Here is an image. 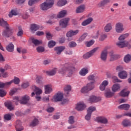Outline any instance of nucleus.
<instances>
[{
	"instance_id": "cd10ccee",
	"label": "nucleus",
	"mask_w": 131,
	"mask_h": 131,
	"mask_svg": "<svg viewBox=\"0 0 131 131\" xmlns=\"http://www.w3.org/2000/svg\"><path fill=\"white\" fill-rule=\"evenodd\" d=\"M104 30L105 32H110L112 30V23H107L104 28Z\"/></svg>"
},
{
	"instance_id": "5701e85b",
	"label": "nucleus",
	"mask_w": 131,
	"mask_h": 131,
	"mask_svg": "<svg viewBox=\"0 0 131 131\" xmlns=\"http://www.w3.org/2000/svg\"><path fill=\"white\" fill-rule=\"evenodd\" d=\"M109 84V82L107 80H104L100 85L99 89L100 91H105L107 85Z\"/></svg>"
},
{
	"instance_id": "e433bc0d",
	"label": "nucleus",
	"mask_w": 131,
	"mask_h": 131,
	"mask_svg": "<svg viewBox=\"0 0 131 131\" xmlns=\"http://www.w3.org/2000/svg\"><path fill=\"white\" fill-rule=\"evenodd\" d=\"M39 123V121L37 118H34L33 121L30 123V125L31 126H36L37 124Z\"/></svg>"
},
{
	"instance_id": "603ef678",
	"label": "nucleus",
	"mask_w": 131,
	"mask_h": 131,
	"mask_svg": "<svg viewBox=\"0 0 131 131\" xmlns=\"http://www.w3.org/2000/svg\"><path fill=\"white\" fill-rule=\"evenodd\" d=\"M64 91L66 93H67V94H68L69 92L71 91V85H66L64 88Z\"/></svg>"
},
{
	"instance_id": "69168bd1",
	"label": "nucleus",
	"mask_w": 131,
	"mask_h": 131,
	"mask_svg": "<svg viewBox=\"0 0 131 131\" xmlns=\"http://www.w3.org/2000/svg\"><path fill=\"white\" fill-rule=\"evenodd\" d=\"M28 86H29V82H24L21 84L22 89H27V88H28Z\"/></svg>"
},
{
	"instance_id": "f704fd0d",
	"label": "nucleus",
	"mask_w": 131,
	"mask_h": 131,
	"mask_svg": "<svg viewBox=\"0 0 131 131\" xmlns=\"http://www.w3.org/2000/svg\"><path fill=\"white\" fill-rule=\"evenodd\" d=\"M128 36H129V34H128V33H125L124 34H122L119 37L118 40H119L120 41H124V39H125L126 38H127V37H128Z\"/></svg>"
},
{
	"instance_id": "9b49d317",
	"label": "nucleus",
	"mask_w": 131,
	"mask_h": 131,
	"mask_svg": "<svg viewBox=\"0 0 131 131\" xmlns=\"http://www.w3.org/2000/svg\"><path fill=\"white\" fill-rule=\"evenodd\" d=\"M108 48L106 47L101 52L100 58L102 61H106L107 60V55H108Z\"/></svg>"
},
{
	"instance_id": "423d86ee",
	"label": "nucleus",
	"mask_w": 131,
	"mask_h": 131,
	"mask_svg": "<svg viewBox=\"0 0 131 131\" xmlns=\"http://www.w3.org/2000/svg\"><path fill=\"white\" fill-rule=\"evenodd\" d=\"M116 46L120 49L123 48H127L128 49L131 48L130 43L128 41H119L116 42Z\"/></svg>"
},
{
	"instance_id": "f3484780",
	"label": "nucleus",
	"mask_w": 131,
	"mask_h": 131,
	"mask_svg": "<svg viewBox=\"0 0 131 131\" xmlns=\"http://www.w3.org/2000/svg\"><path fill=\"white\" fill-rule=\"evenodd\" d=\"M39 29V25L35 24H32L30 27V30L32 33H34L35 31Z\"/></svg>"
},
{
	"instance_id": "c9c22d12",
	"label": "nucleus",
	"mask_w": 131,
	"mask_h": 131,
	"mask_svg": "<svg viewBox=\"0 0 131 131\" xmlns=\"http://www.w3.org/2000/svg\"><path fill=\"white\" fill-rule=\"evenodd\" d=\"M31 41L35 46H39V45L42 43V41L36 39L34 38H31Z\"/></svg>"
},
{
	"instance_id": "49530a36",
	"label": "nucleus",
	"mask_w": 131,
	"mask_h": 131,
	"mask_svg": "<svg viewBox=\"0 0 131 131\" xmlns=\"http://www.w3.org/2000/svg\"><path fill=\"white\" fill-rule=\"evenodd\" d=\"M105 96L106 98H111L113 96H114V93L109 91H106L105 93Z\"/></svg>"
},
{
	"instance_id": "f8f14e48",
	"label": "nucleus",
	"mask_w": 131,
	"mask_h": 131,
	"mask_svg": "<svg viewBox=\"0 0 131 131\" xmlns=\"http://www.w3.org/2000/svg\"><path fill=\"white\" fill-rule=\"evenodd\" d=\"M101 100V97L92 95L90 97L89 101L90 103H97V102H100Z\"/></svg>"
},
{
	"instance_id": "2f4dec72",
	"label": "nucleus",
	"mask_w": 131,
	"mask_h": 131,
	"mask_svg": "<svg viewBox=\"0 0 131 131\" xmlns=\"http://www.w3.org/2000/svg\"><path fill=\"white\" fill-rule=\"evenodd\" d=\"M95 83L94 82H91L90 83H87L86 85V86L87 87V89H88L89 92L91 91H93L94 89H95Z\"/></svg>"
},
{
	"instance_id": "864d4df0",
	"label": "nucleus",
	"mask_w": 131,
	"mask_h": 131,
	"mask_svg": "<svg viewBox=\"0 0 131 131\" xmlns=\"http://www.w3.org/2000/svg\"><path fill=\"white\" fill-rule=\"evenodd\" d=\"M55 46H56V42L54 40H51L48 42V47L50 49H51V48H53Z\"/></svg>"
},
{
	"instance_id": "a19ab883",
	"label": "nucleus",
	"mask_w": 131,
	"mask_h": 131,
	"mask_svg": "<svg viewBox=\"0 0 131 131\" xmlns=\"http://www.w3.org/2000/svg\"><path fill=\"white\" fill-rule=\"evenodd\" d=\"M122 125L125 127H127V126H130L131 123L128 120H124L122 122Z\"/></svg>"
},
{
	"instance_id": "ddd939ff",
	"label": "nucleus",
	"mask_w": 131,
	"mask_h": 131,
	"mask_svg": "<svg viewBox=\"0 0 131 131\" xmlns=\"http://www.w3.org/2000/svg\"><path fill=\"white\" fill-rule=\"evenodd\" d=\"M86 7L84 5H81L78 6L76 9V13L77 14H80V13H83L85 11Z\"/></svg>"
},
{
	"instance_id": "f03ea898",
	"label": "nucleus",
	"mask_w": 131,
	"mask_h": 131,
	"mask_svg": "<svg viewBox=\"0 0 131 131\" xmlns=\"http://www.w3.org/2000/svg\"><path fill=\"white\" fill-rule=\"evenodd\" d=\"M75 70V68L74 67L71 66V64L66 63L58 70V73L62 75L68 74L69 76H71Z\"/></svg>"
},
{
	"instance_id": "1a4fd4ad",
	"label": "nucleus",
	"mask_w": 131,
	"mask_h": 131,
	"mask_svg": "<svg viewBox=\"0 0 131 131\" xmlns=\"http://www.w3.org/2000/svg\"><path fill=\"white\" fill-rule=\"evenodd\" d=\"M115 30L117 33H121L124 30L123 24L121 23H117L116 24Z\"/></svg>"
},
{
	"instance_id": "774afa93",
	"label": "nucleus",
	"mask_w": 131,
	"mask_h": 131,
	"mask_svg": "<svg viewBox=\"0 0 131 131\" xmlns=\"http://www.w3.org/2000/svg\"><path fill=\"white\" fill-rule=\"evenodd\" d=\"M37 51L38 53H42L45 51V48L42 47H38L37 48Z\"/></svg>"
},
{
	"instance_id": "680f3d73",
	"label": "nucleus",
	"mask_w": 131,
	"mask_h": 131,
	"mask_svg": "<svg viewBox=\"0 0 131 131\" xmlns=\"http://www.w3.org/2000/svg\"><path fill=\"white\" fill-rule=\"evenodd\" d=\"M7 95V92L6 91L3 90V89H0V97L2 98L5 97Z\"/></svg>"
},
{
	"instance_id": "412c9836",
	"label": "nucleus",
	"mask_w": 131,
	"mask_h": 131,
	"mask_svg": "<svg viewBox=\"0 0 131 131\" xmlns=\"http://www.w3.org/2000/svg\"><path fill=\"white\" fill-rule=\"evenodd\" d=\"M65 50V47L60 46L58 47H55L54 48V51H55L57 55H60L61 53Z\"/></svg>"
},
{
	"instance_id": "7ed1b4c3",
	"label": "nucleus",
	"mask_w": 131,
	"mask_h": 131,
	"mask_svg": "<svg viewBox=\"0 0 131 131\" xmlns=\"http://www.w3.org/2000/svg\"><path fill=\"white\" fill-rule=\"evenodd\" d=\"M29 99V96H28V95H25L22 97L16 96L14 98L13 101L15 102L16 105H18V103H19V102L20 104L25 105V104H27V103H28Z\"/></svg>"
},
{
	"instance_id": "338daca9",
	"label": "nucleus",
	"mask_w": 131,
	"mask_h": 131,
	"mask_svg": "<svg viewBox=\"0 0 131 131\" xmlns=\"http://www.w3.org/2000/svg\"><path fill=\"white\" fill-rule=\"evenodd\" d=\"M107 38V35L105 34H103L101 35L100 37L99 38V40L101 41H103L104 39H105Z\"/></svg>"
},
{
	"instance_id": "6e6552de",
	"label": "nucleus",
	"mask_w": 131,
	"mask_h": 131,
	"mask_svg": "<svg viewBox=\"0 0 131 131\" xmlns=\"http://www.w3.org/2000/svg\"><path fill=\"white\" fill-rule=\"evenodd\" d=\"M98 49L99 48H95L93 49L92 50H91V51H90L89 52H88L86 54H84L83 55V59H89V58H91V57H92V56H93L94 54H95V52H97V51H98Z\"/></svg>"
},
{
	"instance_id": "3c124183",
	"label": "nucleus",
	"mask_w": 131,
	"mask_h": 131,
	"mask_svg": "<svg viewBox=\"0 0 131 131\" xmlns=\"http://www.w3.org/2000/svg\"><path fill=\"white\" fill-rule=\"evenodd\" d=\"M11 69V67L8 64L5 65L4 69L1 68H0V72H5L6 70Z\"/></svg>"
},
{
	"instance_id": "2eb2a0df",
	"label": "nucleus",
	"mask_w": 131,
	"mask_h": 131,
	"mask_svg": "<svg viewBox=\"0 0 131 131\" xmlns=\"http://www.w3.org/2000/svg\"><path fill=\"white\" fill-rule=\"evenodd\" d=\"M118 76L121 79H125L127 77V72L125 71H121L118 73Z\"/></svg>"
},
{
	"instance_id": "6ab92c4d",
	"label": "nucleus",
	"mask_w": 131,
	"mask_h": 131,
	"mask_svg": "<svg viewBox=\"0 0 131 131\" xmlns=\"http://www.w3.org/2000/svg\"><path fill=\"white\" fill-rule=\"evenodd\" d=\"M45 94H51L53 92V86L51 84L46 85L45 86Z\"/></svg>"
},
{
	"instance_id": "a878e982",
	"label": "nucleus",
	"mask_w": 131,
	"mask_h": 131,
	"mask_svg": "<svg viewBox=\"0 0 131 131\" xmlns=\"http://www.w3.org/2000/svg\"><path fill=\"white\" fill-rule=\"evenodd\" d=\"M111 2V0H102L99 2L98 4V7L102 8V7H105L106 5H108Z\"/></svg>"
},
{
	"instance_id": "a211bd4d",
	"label": "nucleus",
	"mask_w": 131,
	"mask_h": 131,
	"mask_svg": "<svg viewBox=\"0 0 131 131\" xmlns=\"http://www.w3.org/2000/svg\"><path fill=\"white\" fill-rule=\"evenodd\" d=\"M97 78H98V76H97V74L96 73L91 74L88 77V80L93 81L94 83L96 82Z\"/></svg>"
},
{
	"instance_id": "0eeeda50",
	"label": "nucleus",
	"mask_w": 131,
	"mask_h": 131,
	"mask_svg": "<svg viewBox=\"0 0 131 131\" xmlns=\"http://www.w3.org/2000/svg\"><path fill=\"white\" fill-rule=\"evenodd\" d=\"M85 108H86V105L84 104L83 101L78 102L76 104L75 107V108L77 111H83V110H85Z\"/></svg>"
},
{
	"instance_id": "9d476101",
	"label": "nucleus",
	"mask_w": 131,
	"mask_h": 131,
	"mask_svg": "<svg viewBox=\"0 0 131 131\" xmlns=\"http://www.w3.org/2000/svg\"><path fill=\"white\" fill-rule=\"evenodd\" d=\"M70 20V18L68 17L61 19L59 21L60 26L62 27L63 28H65V27H67V26L68 25V23L69 22Z\"/></svg>"
},
{
	"instance_id": "052dcab7",
	"label": "nucleus",
	"mask_w": 131,
	"mask_h": 131,
	"mask_svg": "<svg viewBox=\"0 0 131 131\" xmlns=\"http://www.w3.org/2000/svg\"><path fill=\"white\" fill-rule=\"evenodd\" d=\"M77 46V44L76 43V42L72 41L69 42V47L70 48H75V47H76Z\"/></svg>"
},
{
	"instance_id": "13d9d810",
	"label": "nucleus",
	"mask_w": 131,
	"mask_h": 131,
	"mask_svg": "<svg viewBox=\"0 0 131 131\" xmlns=\"http://www.w3.org/2000/svg\"><path fill=\"white\" fill-rule=\"evenodd\" d=\"M68 122L70 124H73L74 123V117L73 116H71L69 117Z\"/></svg>"
},
{
	"instance_id": "c756f323",
	"label": "nucleus",
	"mask_w": 131,
	"mask_h": 131,
	"mask_svg": "<svg viewBox=\"0 0 131 131\" xmlns=\"http://www.w3.org/2000/svg\"><path fill=\"white\" fill-rule=\"evenodd\" d=\"M18 15V11L16 9H12L9 12L8 16L10 18H12L13 16H17Z\"/></svg>"
},
{
	"instance_id": "bf43d9fd",
	"label": "nucleus",
	"mask_w": 131,
	"mask_h": 131,
	"mask_svg": "<svg viewBox=\"0 0 131 131\" xmlns=\"http://www.w3.org/2000/svg\"><path fill=\"white\" fill-rule=\"evenodd\" d=\"M18 32L17 33V36H22L23 35V30L21 27H18Z\"/></svg>"
},
{
	"instance_id": "e2e57ef3",
	"label": "nucleus",
	"mask_w": 131,
	"mask_h": 131,
	"mask_svg": "<svg viewBox=\"0 0 131 131\" xmlns=\"http://www.w3.org/2000/svg\"><path fill=\"white\" fill-rule=\"evenodd\" d=\"M12 118V115L10 114H6L4 115V119L5 120H11V119Z\"/></svg>"
},
{
	"instance_id": "7c9ffc66",
	"label": "nucleus",
	"mask_w": 131,
	"mask_h": 131,
	"mask_svg": "<svg viewBox=\"0 0 131 131\" xmlns=\"http://www.w3.org/2000/svg\"><path fill=\"white\" fill-rule=\"evenodd\" d=\"M67 15V11L66 10H61L59 13L57 14V18H63V17H65Z\"/></svg>"
},
{
	"instance_id": "58836bf2",
	"label": "nucleus",
	"mask_w": 131,
	"mask_h": 131,
	"mask_svg": "<svg viewBox=\"0 0 131 131\" xmlns=\"http://www.w3.org/2000/svg\"><path fill=\"white\" fill-rule=\"evenodd\" d=\"M14 45H13L12 43H10L6 47V50L8 51V52L12 53V52H14Z\"/></svg>"
},
{
	"instance_id": "aec40b11",
	"label": "nucleus",
	"mask_w": 131,
	"mask_h": 131,
	"mask_svg": "<svg viewBox=\"0 0 131 131\" xmlns=\"http://www.w3.org/2000/svg\"><path fill=\"white\" fill-rule=\"evenodd\" d=\"M32 89L34 90V92H35L36 96H40L42 94V90L36 86H33Z\"/></svg>"
},
{
	"instance_id": "b1692460",
	"label": "nucleus",
	"mask_w": 131,
	"mask_h": 131,
	"mask_svg": "<svg viewBox=\"0 0 131 131\" xmlns=\"http://www.w3.org/2000/svg\"><path fill=\"white\" fill-rule=\"evenodd\" d=\"M120 90V84L118 83H115L112 86V91L114 93H116V92H119Z\"/></svg>"
},
{
	"instance_id": "f257e3e1",
	"label": "nucleus",
	"mask_w": 131,
	"mask_h": 131,
	"mask_svg": "<svg viewBox=\"0 0 131 131\" xmlns=\"http://www.w3.org/2000/svg\"><path fill=\"white\" fill-rule=\"evenodd\" d=\"M0 26L3 27H6V29L3 30L2 35L3 37H10L13 35L14 31L13 29L9 26L7 21L4 20V18H0Z\"/></svg>"
},
{
	"instance_id": "72a5a7b5",
	"label": "nucleus",
	"mask_w": 131,
	"mask_h": 131,
	"mask_svg": "<svg viewBox=\"0 0 131 131\" xmlns=\"http://www.w3.org/2000/svg\"><path fill=\"white\" fill-rule=\"evenodd\" d=\"M57 71H58L57 68H54L51 71H46V73L47 74V75L53 76L56 74Z\"/></svg>"
},
{
	"instance_id": "4468645a",
	"label": "nucleus",
	"mask_w": 131,
	"mask_h": 131,
	"mask_svg": "<svg viewBox=\"0 0 131 131\" xmlns=\"http://www.w3.org/2000/svg\"><path fill=\"white\" fill-rule=\"evenodd\" d=\"M15 128L16 131H21L24 129V128L22 126L21 124V121L19 120H18L16 122Z\"/></svg>"
},
{
	"instance_id": "bb28decb",
	"label": "nucleus",
	"mask_w": 131,
	"mask_h": 131,
	"mask_svg": "<svg viewBox=\"0 0 131 131\" xmlns=\"http://www.w3.org/2000/svg\"><path fill=\"white\" fill-rule=\"evenodd\" d=\"M88 73H89V69L88 68H82L79 72L81 76H85Z\"/></svg>"
},
{
	"instance_id": "5fc2aeb1",
	"label": "nucleus",
	"mask_w": 131,
	"mask_h": 131,
	"mask_svg": "<svg viewBox=\"0 0 131 131\" xmlns=\"http://www.w3.org/2000/svg\"><path fill=\"white\" fill-rule=\"evenodd\" d=\"M95 43V40H91L89 41H87L85 42L86 47H88V48H90V47H92L93 45Z\"/></svg>"
},
{
	"instance_id": "a18cd8bd",
	"label": "nucleus",
	"mask_w": 131,
	"mask_h": 131,
	"mask_svg": "<svg viewBox=\"0 0 131 131\" xmlns=\"http://www.w3.org/2000/svg\"><path fill=\"white\" fill-rule=\"evenodd\" d=\"M124 61L125 63H129L131 61V55L130 54H127L124 58Z\"/></svg>"
},
{
	"instance_id": "4be33fe9",
	"label": "nucleus",
	"mask_w": 131,
	"mask_h": 131,
	"mask_svg": "<svg viewBox=\"0 0 131 131\" xmlns=\"http://www.w3.org/2000/svg\"><path fill=\"white\" fill-rule=\"evenodd\" d=\"M97 120L98 122L103 123L104 124H107L108 123V120L105 117H99L97 118Z\"/></svg>"
},
{
	"instance_id": "09e8293b",
	"label": "nucleus",
	"mask_w": 131,
	"mask_h": 131,
	"mask_svg": "<svg viewBox=\"0 0 131 131\" xmlns=\"http://www.w3.org/2000/svg\"><path fill=\"white\" fill-rule=\"evenodd\" d=\"M39 1L40 0H29L28 5L30 6H33V5L38 3Z\"/></svg>"
},
{
	"instance_id": "20e7f679",
	"label": "nucleus",
	"mask_w": 131,
	"mask_h": 131,
	"mask_svg": "<svg viewBox=\"0 0 131 131\" xmlns=\"http://www.w3.org/2000/svg\"><path fill=\"white\" fill-rule=\"evenodd\" d=\"M54 2L55 0H46V2L40 4V10H42V11H47V10L51 9L54 6Z\"/></svg>"
},
{
	"instance_id": "de8ad7c7",
	"label": "nucleus",
	"mask_w": 131,
	"mask_h": 131,
	"mask_svg": "<svg viewBox=\"0 0 131 131\" xmlns=\"http://www.w3.org/2000/svg\"><path fill=\"white\" fill-rule=\"evenodd\" d=\"M94 111H96V107L95 106H90L87 110L88 113H89L90 114H92Z\"/></svg>"
},
{
	"instance_id": "4c0bfd02",
	"label": "nucleus",
	"mask_w": 131,
	"mask_h": 131,
	"mask_svg": "<svg viewBox=\"0 0 131 131\" xmlns=\"http://www.w3.org/2000/svg\"><path fill=\"white\" fill-rule=\"evenodd\" d=\"M129 95V91L124 89L120 93V96L121 97H127Z\"/></svg>"
},
{
	"instance_id": "393cba45",
	"label": "nucleus",
	"mask_w": 131,
	"mask_h": 131,
	"mask_svg": "<svg viewBox=\"0 0 131 131\" xmlns=\"http://www.w3.org/2000/svg\"><path fill=\"white\" fill-rule=\"evenodd\" d=\"M110 60L111 62H113V61H115V60L119 58V55L117 54H115L113 52H110Z\"/></svg>"
},
{
	"instance_id": "79ce46f5",
	"label": "nucleus",
	"mask_w": 131,
	"mask_h": 131,
	"mask_svg": "<svg viewBox=\"0 0 131 131\" xmlns=\"http://www.w3.org/2000/svg\"><path fill=\"white\" fill-rule=\"evenodd\" d=\"M100 34H101V30H98L97 31H96V32H94L93 34H92V37L93 38H98V37H99Z\"/></svg>"
},
{
	"instance_id": "c03bdc74",
	"label": "nucleus",
	"mask_w": 131,
	"mask_h": 131,
	"mask_svg": "<svg viewBox=\"0 0 131 131\" xmlns=\"http://www.w3.org/2000/svg\"><path fill=\"white\" fill-rule=\"evenodd\" d=\"M5 105L9 110L12 111L14 110V107L13 106V105H12V103L7 102L5 103Z\"/></svg>"
},
{
	"instance_id": "473e14b6",
	"label": "nucleus",
	"mask_w": 131,
	"mask_h": 131,
	"mask_svg": "<svg viewBox=\"0 0 131 131\" xmlns=\"http://www.w3.org/2000/svg\"><path fill=\"white\" fill-rule=\"evenodd\" d=\"M129 105L128 104H123L118 106V108L121 110H128L129 109Z\"/></svg>"
},
{
	"instance_id": "dca6fc26",
	"label": "nucleus",
	"mask_w": 131,
	"mask_h": 131,
	"mask_svg": "<svg viewBox=\"0 0 131 131\" xmlns=\"http://www.w3.org/2000/svg\"><path fill=\"white\" fill-rule=\"evenodd\" d=\"M78 32H79V30H71L67 32V37H72V36H74V35H76L78 34Z\"/></svg>"
},
{
	"instance_id": "37998d69",
	"label": "nucleus",
	"mask_w": 131,
	"mask_h": 131,
	"mask_svg": "<svg viewBox=\"0 0 131 131\" xmlns=\"http://www.w3.org/2000/svg\"><path fill=\"white\" fill-rule=\"evenodd\" d=\"M67 4V1L66 0H59L57 2V6L58 7H63V6H65Z\"/></svg>"
},
{
	"instance_id": "ea45409f",
	"label": "nucleus",
	"mask_w": 131,
	"mask_h": 131,
	"mask_svg": "<svg viewBox=\"0 0 131 131\" xmlns=\"http://www.w3.org/2000/svg\"><path fill=\"white\" fill-rule=\"evenodd\" d=\"M43 78L41 76H36L35 81L37 84H42Z\"/></svg>"
},
{
	"instance_id": "6e6d98bb",
	"label": "nucleus",
	"mask_w": 131,
	"mask_h": 131,
	"mask_svg": "<svg viewBox=\"0 0 131 131\" xmlns=\"http://www.w3.org/2000/svg\"><path fill=\"white\" fill-rule=\"evenodd\" d=\"M12 80V83L14 82V84H19L20 83V79L17 77H14Z\"/></svg>"
},
{
	"instance_id": "39448f33",
	"label": "nucleus",
	"mask_w": 131,
	"mask_h": 131,
	"mask_svg": "<svg viewBox=\"0 0 131 131\" xmlns=\"http://www.w3.org/2000/svg\"><path fill=\"white\" fill-rule=\"evenodd\" d=\"M64 99V96L63 95V93L62 92H58L56 94H55L53 98V102H62L61 104L64 105L66 103L68 102V100L66 99Z\"/></svg>"
},
{
	"instance_id": "c85d7f7f",
	"label": "nucleus",
	"mask_w": 131,
	"mask_h": 131,
	"mask_svg": "<svg viewBox=\"0 0 131 131\" xmlns=\"http://www.w3.org/2000/svg\"><path fill=\"white\" fill-rule=\"evenodd\" d=\"M93 20H94V19H93V17H89L87 19L83 21L81 25L82 26H86V25H89V24H91V23H92V22H93Z\"/></svg>"
},
{
	"instance_id": "8fccbe9b",
	"label": "nucleus",
	"mask_w": 131,
	"mask_h": 131,
	"mask_svg": "<svg viewBox=\"0 0 131 131\" xmlns=\"http://www.w3.org/2000/svg\"><path fill=\"white\" fill-rule=\"evenodd\" d=\"M88 36V33H84L78 39L79 42H81V41H83L84 39H85V37Z\"/></svg>"
},
{
	"instance_id": "4d7b16f0",
	"label": "nucleus",
	"mask_w": 131,
	"mask_h": 131,
	"mask_svg": "<svg viewBox=\"0 0 131 131\" xmlns=\"http://www.w3.org/2000/svg\"><path fill=\"white\" fill-rule=\"evenodd\" d=\"M88 92H90V90L86 86H84L81 90V93H82V94H86Z\"/></svg>"
},
{
	"instance_id": "0e129e2a",
	"label": "nucleus",
	"mask_w": 131,
	"mask_h": 131,
	"mask_svg": "<svg viewBox=\"0 0 131 131\" xmlns=\"http://www.w3.org/2000/svg\"><path fill=\"white\" fill-rule=\"evenodd\" d=\"M46 37L48 40H50V39H52V37H53V35H52V34H51L50 32H47Z\"/></svg>"
}]
</instances>
